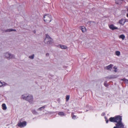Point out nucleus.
Wrapping results in <instances>:
<instances>
[{
  "instance_id": "obj_1",
  "label": "nucleus",
  "mask_w": 128,
  "mask_h": 128,
  "mask_svg": "<svg viewBox=\"0 0 128 128\" xmlns=\"http://www.w3.org/2000/svg\"><path fill=\"white\" fill-rule=\"evenodd\" d=\"M52 20V16L50 15L49 14H46L44 16V21L47 23L50 22Z\"/></svg>"
},
{
  "instance_id": "obj_2",
  "label": "nucleus",
  "mask_w": 128,
  "mask_h": 128,
  "mask_svg": "<svg viewBox=\"0 0 128 128\" xmlns=\"http://www.w3.org/2000/svg\"><path fill=\"white\" fill-rule=\"evenodd\" d=\"M46 37L44 40V42L46 44H50L53 42L52 39L47 34H46Z\"/></svg>"
},
{
  "instance_id": "obj_3",
  "label": "nucleus",
  "mask_w": 128,
  "mask_h": 128,
  "mask_svg": "<svg viewBox=\"0 0 128 128\" xmlns=\"http://www.w3.org/2000/svg\"><path fill=\"white\" fill-rule=\"evenodd\" d=\"M22 98L23 99H25L26 100L28 101L29 102H31L32 101L33 97L31 96H29L26 97L24 95L22 96Z\"/></svg>"
},
{
  "instance_id": "obj_4",
  "label": "nucleus",
  "mask_w": 128,
  "mask_h": 128,
  "mask_svg": "<svg viewBox=\"0 0 128 128\" xmlns=\"http://www.w3.org/2000/svg\"><path fill=\"white\" fill-rule=\"evenodd\" d=\"M26 122L25 121L22 122H20L17 124L18 126L21 128L24 127L26 126Z\"/></svg>"
},
{
  "instance_id": "obj_5",
  "label": "nucleus",
  "mask_w": 128,
  "mask_h": 128,
  "mask_svg": "<svg viewBox=\"0 0 128 128\" xmlns=\"http://www.w3.org/2000/svg\"><path fill=\"white\" fill-rule=\"evenodd\" d=\"M116 122H122V116H115Z\"/></svg>"
},
{
  "instance_id": "obj_6",
  "label": "nucleus",
  "mask_w": 128,
  "mask_h": 128,
  "mask_svg": "<svg viewBox=\"0 0 128 128\" xmlns=\"http://www.w3.org/2000/svg\"><path fill=\"white\" fill-rule=\"evenodd\" d=\"M116 126L118 128H121L124 127V125L122 124V122H117L116 124Z\"/></svg>"
},
{
  "instance_id": "obj_7",
  "label": "nucleus",
  "mask_w": 128,
  "mask_h": 128,
  "mask_svg": "<svg viewBox=\"0 0 128 128\" xmlns=\"http://www.w3.org/2000/svg\"><path fill=\"white\" fill-rule=\"evenodd\" d=\"M5 55L6 58H13L14 57L11 54L8 53H6L5 54Z\"/></svg>"
},
{
  "instance_id": "obj_8",
  "label": "nucleus",
  "mask_w": 128,
  "mask_h": 128,
  "mask_svg": "<svg viewBox=\"0 0 128 128\" xmlns=\"http://www.w3.org/2000/svg\"><path fill=\"white\" fill-rule=\"evenodd\" d=\"M109 28L112 30L117 29L118 28L117 27H115L113 24H111L109 26Z\"/></svg>"
},
{
  "instance_id": "obj_9",
  "label": "nucleus",
  "mask_w": 128,
  "mask_h": 128,
  "mask_svg": "<svg viewBox=\"0 0 128 128\" xmlns=\"http://www.w3.org/2000/svg\"><path fill=\"white\" fill-rule=\"evenodd\" d=\"M80 28L82 32L83 33L85 32L86 30V28L84 26H80Z\"/></svg>"
},
{
  "instance_id": "obj_10",
  "label": "nucleus",
  "mask_w": 128,
  "mask_h": 128,
  "mask_svg": "<svg viewBox=\"0 0 128 128\" xmlns=\"http://www.w3.org/2000/svg\"><path fill=\"white\" fill-rule=\"evenodd\" d=\"M125 20L124 19H122L120 20L119 21V23L120 24L123 25L125 23Z\"/></svg>"
},
{
  "instance_id": "obj_11",
  "label": "nucleus",
  "mask_w": 128,
  "mask_h": 128,
  "mask_svg": "<svg viewBox=\"0 0 128 128\" xmlns=\"http://www.w3.org/2000/svg\"><path fill=\"white\" fill-rule=\"evenodd\" d=\"M109 120L112 122H116L115 117H111L109 118Z\"/></svg>"
},
{
  "instance_id": "obj_12",
  "label": "nucleus",
  "mask_w": 128,
  "mask_h": 128,
  "mask_svg": "<svg viewBox=\"0 0 128 128\" xmlns=\"http://www.w3.org/2000/svg\"><path fill=\"white\" fill-rule=\"evenodd\" d=\"M123 0H115L116 3L118 4H121L122 3Z\"/></svg>"
},
{
  "instance_id": "obj_13",
  "label": "nucleus",
  "mask_w": 128,
  "mask_h": 128,
  "mask_svg": "<svg viewBox=\"0 0 128 128\" xmlns=\"http://www.w3.org/2000/svg\"><path fill=\"white\" fill-rule=\"evenodd\" d=\"M113 66V65L112 64H110V65L107 66L106 67L107 70H111L112 68V67Z\"/></svg>"
},
{
  "instance_id": "obj_14",
  "label": "nucleus",
  "mask_w": 128,
  "mask_h": 128,
  "mask_svg": "<svg viewBox=\"0 0 128 128\" xmlns=\"http://www.w3.org/2000/svg\"><path fill=\"white\" fill-rule=\"evenodd\" d=\"M2 109L4 110H6L7 109V107L5 104H3L2 105Z\"/></svg>"
},
{
  "instance_id": "obj_15",
  "label": "nucleus",
  "mask_w": 128,
  "mask_h": 128,
  "mask_svg": "<svg viewBox=\"0 0 128 128\" xmlns=\"http://www.w3.org/2000/svg\"><path fill=\"white\" fill-rule=\"evenodd\" d=\"M12 31H16V30L15 29L10 28V29H8L6 30H5V32H10Z\"/></svg>"
},
{
  "instance_id": "obj_16",
  "label": "nucleus",
  "mask_w": 128,
  "mask_h": 128,
  "mask_svg": "<svg viewBox=\"0 0 128 128\" xmlns=\"http://www.w3.org/2000/svg\"><path fill=\"white\" fill-rule=\"evenodd\" d=\"M119 38L124 40L125 38V36L124 34H121L119 36Z\"/></svg>"
},
{
  "instance_id": "obj_17",
  "label": "nucleus",
  "mask_w": 128,
  "mask_h": 128,
  "mask_svg": "<svg viewBox=\"0 0 128 128\" xmlns=\"http://www.w3.org/2000/svg\"><path fill=\"white\" fill-rule=\"evenodd\" d=\"M45 107V106H43L41 107L38 109V110L40 111L42 110V109H44Z\"/></svg>"
},
{
  "instance_id": "obj_18",
  "label": "nucleus",
  "mask_w": 128,
  "mask_h": 128,
  "mask_svg": "<svg viewBox=\"0 0 128 128\" xmlns=\"http://www.w3.org/2000/svg\"><path fill=\"white\" fill-rule=\"evenodd\" d=\"M60 47L61 48L63 49H66L67 48L66 46L64 45H60Z\"/></svg>"
},
{
  "instance_id": "obj_19",
  "label": "nucleus",
  "mask_w": 128,
  "mask_h": 128,
  "mask_svg": "<svg viewBox=\"0 0 128 128\" xmlns=\"http://www.w3.org/2000/svg\"><path fill=\"white\" fill-rule=\"evenodd\" d=\"M58 114L59 115L61 116H62L64 115V113L62 112H60L58 113Z\"/></svg>"
},
{
  "instance_id": "obj_20",
  "label": "nucleus",
  "mask_w": 128,
  "mask_h": 128,
  "mask_svg": "<svg viewBox=\"0 0 128 128\" xmlns=\"http://www.w3.org/2000/svg\"><path fill=\"white\" fill-rule=\"evenodd\" d=\"M116 54L117 56H119L120 55V52L119 51H116Z\"/></svg>"
},
{
  "instance_id": "obj_21",
  "label": "nucleus",
  "mask_w": 128,
  "mask_h": 128,
  "mask_svg": "<svg viewBox=\"0 0 128 128\" xmlns=\"http://www.w3.org/2000/svg\"><path fill=\"white\" fill-rule=\"evenodd\" d=\"M70 96L69 95H67L66 96V101H68L70 99Z\"/></svg>"
},
{
  "instance_id": "obj_22",
  "label": "nucleus",
  "mask_w": 128,
  "mask_h": 128,
  "mask_svg": "<svg viewBox=\"0 0 128 128\" xmlns=\"http://www.w3.org/2000/svg\"><path fill=\"white\" fill-rule=\"evenodd\" d=\"M104 85L106 87H108V85L107 84V82L106 81L104 82Z\"/></svg>"
},
{
  "instance_id": "obj_23",
  "label": "nucleus",
  "mask_w": 128,
  "mask_h": 128,
  "mask_svg": "<svg viewBox=\"0 0 128 128\" xmlns=\"http://www.w3.org/2000/svg\"><path fill=\"white\" fill-rule=\"evenodd\" d=\"M122 80L123 81H125L126 82L128 83V80L126 79H125L123 78L122 79Z\"/></svg>"
},
{
  "instance_id": "obj_24",
  "label": "nucleus",
  "mask_w": 128,
  "mask_h": 128,
  "mask_svg": "<svg viewBox=\"0 0 128 128\" xmlns=\"http://www.w3.org/2000/svg\"><path fill=\"white\" fill-rule=\"evenodd\" d=\"M34 57V55H33L32 56H29V58L30 59H33V58Z\"/></svg>"
},
{
  "instance_id": "obj_25",
  "label": "nucleus",
  "mask_w": 128,
  "mask_h": 128,
  "mask_svg": "<svg viewBox=\"0 0 128 128\" xmlns=\"http://www.w3.org/2000/svg\"><path fill=\"white\" fill-rule=\"evenodd\" d=\"M76 116L74 115L72 116V118L74 120L76 118Z\"/></svg>"
},
{
  "instance_id": "obj_26",
  "label": "nucleus",
  "mask_w": 128,
  "mask_h": 128,
  "mask_svg": "<svg viewBox=\"0 0 128 128\" xmlns=\"http://www.w3.org/2000/svg\"><path fill=\"white\" fill-rule=\"evenodd\" d=\"M3 85L2 83L0 81V87L2 86H3Z\"/></svg>"
},
{
  "instance_id": "obj_27",
  "label": "nucleus",
  "mask_w": 128,
  "mask_h": 128,
  "mask_svg": "<svg viewBox=\"0 0 128 128\" xmlns=\"http://www.w3.org/2000/svg\"><path fill=\"white\" fill-rule=\"evenodd\" d=\"M124 20H125V23L126 22H128V20L127 19H124Z\"/></svg>"
},
{
  "instance_id": "obj_28",
  "label": "nucleus",
  "mask_w": 128,
  "mask_h": 128,
  "mask_svg": "<svg viewBox=\"0 0 128 128\" xmlns=\"http://www.w3.org/2000/svg\"><path fill=\"white\" fill-rule=\"evenodd\" d=\"M108 120H106V123H108Z\"/></svg>"
},
{
  "instance_id": "obj_29",
  "label": "nucleus",
  "mask_w": 128,
  "mask_h": 128,
  "mask_svg": "<svg viewBox=\"0 0 128 128\" xmlns=\"http://www.w3.org/2000/svg\"><path fill=\"white\" fill-rule=\"evenodd\" d=\"M49 54L48 53H47L46 54V56H47L48 55L49 56Z\"/></svg>"
},
{
  "instance_id": "obj_30",
  "label": "nucleus",
  "mask_w": 128,
  "mask_h": 128,
  "mask_svg": "<svg viewBox=\"0 0 128 128\" xmlns=\"http://www.w3.org/2000/svg\"><path fill=\"white\" fill-rule=\"evenodd\" d=\"M114 68L115 69H116V68L115 66H114Z\"/></svg>"
},
{
  "instance_id": "obj_31",
  "label": "nucleus",
  "mask_w": 128,
  "mask_h": 128,
  "mask_svg": "<svg viewBox=\"0 0 128 128\" xmlns=\"http://www.w3.org/2000/svg\"><path fill=\"white\" fill-rule=\"evenodd\" d=\"M113 128H118L117 127V126H114V127Z\"/></svg>"
},
{
  "instance_id": "obj_32",
  "label": "nucleus",
  "mask_w": 128,
  "mask_h": 128,
  "mask_svg": "<svg viewBox=\"0 0 128 128\" xmlns=\"http://www.w3.org/2000/svg\"><path fill=\"white\" fill-rule=\"evenodd\" d=\"M126 16L128 18V13L126 14Z\"/></svg>"
},
{
  "instance_id": "obj_33",
  "label": "nucleus",
  "mask_w": 128,
  "mask_h": 128,
  "mask_svg": "<svg viewBox=\"0 0 128 128\" xmlns=\"http://www.w3.org/2000/svg\"><path fill=\"white\" fill-rule=\"evenodd\" d=\"M114 71L115 72H116V70H114Z\"/></svg>"
},
{
  "instance_id": "obj_34",
  "label": "nucleus",
  "mask_w": 128,
  "mask_h": 128,
  "mask_svg": "<svg viewBox=\"0 0 128 128\" xmlns=\"http://www.w3.org/2000/svg\"><path fill=\"white\" fill-rule=\"evenodd\" d=\"M127 11L128 12V8L127 9Z\"/></svg>"
},
{
  "instance_id": "obj_35",
  "label": "nucleus",
  "mask_w": 128,
  "mask_h": 128,
  "mask_svg": "<svg viewBox=\"0 0 128 128\" xmlns=\"http://www.w3.org/2000/svg\"><path fill=\"white\" fill-rule=\"evenodd\" d=\"M35 32H36L35 31H34V33H35Z\"/></svg>"
}]
</instances>
